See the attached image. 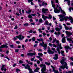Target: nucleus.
<instances>
[{"label": "nucleus", "mask_w": 73, "mask_h": 73, "mask_svg": "<svg viewBox=\"0 0 73 73\" xmlns=\"http://www.w3.org/2000/svg\"><path fill=\"white\" fill-rule=\"evenodd\" d=\"M51 0L52 6L54 8V13H60V10L61 11L62 13H63V14H64V15H66L65 12H64V10H62L61 8L60 7V4H59V3H58V0H55L56 3H58V5H56V8L55 7V5L53 4V3H54V2H53L52 0Z\"/></svg>", "instance_id": "1"}, {"label": "nucleus", "mask_w": 73, "mask_h": 73, "mask_svg": "<svg viewBox=\"0 0 73 73\" xmlns=\"http://www.w3.org/2000/svg\"><path fill=\"white\" fill-rule=\"evenodd\" d=\"M58 16L60 17L59 18V19H60V21H64V20L65 21H67V19H69L71 23L73 24V19L72 18V17L70 16H69V17H65L62 15H58Z\"/></svg>", "instance_id": "2"}, {"label": "nucleus", "mask_w": 73, "mask_h": 73, "mask_svg": "<svg viewBox=\"0 0 73 73\" xmlns=\"http://www.w3.org/2000/svg\"><path fill=\"white\" fill-rule=\"evenodd\" d=\"M64 59H62L60 61V63L62 65H64L60 66V68H59V72H61V69H64L66 68V69H68V67L67 66V63L66 62H64Z\"/></svg>", "instance_id": "3"}, {"label": "nucleus", "mask_w": 73, "mask_h": 73, "mask_svg": "<svg viewBox=\"0 0 73 73\" xmlns=\"http://www.w3.org/2000/svg\"><path fill=\"white\" fill-rule=\"evenodd\" d=\"M59 25L60 28L58 27V26H56L55 27V30L56 31H58V33H57V32H55L54 33L55 35H56V36H57V37L59 35H60V33L59 32L60 31V29H61L62 28V26L61 25V24H59Z\"/></svg>", "instance_id": "4"}, {"label": "nucleus", "mask_w": 73, "mask_h": 73, "mask_svg": "<svg viewBox=\"0 0 73 73\" xmlns=\"http://www.w3.org/2000/svg\"><path fill=\"white\" fill-rule=\"evenodd\" d=\"M56 42L57 44H58V47L56 45H55L54 44H52L50 43H49L48 44V45L50 46H52V45H53V47H54L55 48H57H57H58L59 47L60 49H62V47H61V44H58V43H59V42L58 41H56Z\"/></svg>", "instance_id": "5"}, {"label": "nucleus", "mask_w": 73, "mask_h": 73, "mask_svg": "<svg viewBox=\"0 0 73 73\" xmlns=\"http://www.w3.org/2000/svg\"><path fill=\"white\" fill-rule=\"evenodd\" d=\"M42 18L44 19V20H46V19H51L52 17V16L51 15H48V17L47 16H44L43 15H42Z\"/></svg>", "instance_id": "6"}, {"label": "nucleus", "mask_w": 73, "mask_h": 73, "mask_svg": "<svg viewBox=\"0 0 73 73\" xmlns=\"http://www.w3.org/2000/svg\"><path fill=\"white\" fill-rule=\"evenodd\" d=\"M16 37L18 38L19 40H22V39H24V38L25 36H22V35H21L19 36H16Z\"/></svg>", "instance_id": "7"}, {"label": "nucleus", "mask_w": 73, "mask_h": 73, "mask_svg": "<svg viewBox=\"0 0 73 73\" xmlns=\"http://www.w3.org/2000/svg\"><path fill=\"white\" fill-rule=\"evenodd\" d=\"M51 67L52 68V72H54V73H59V72L57 70H55V67H54L53 66H51Z\"/></svg>", "instance_id": "8"}, {"label": "nucleus", "mask_w": 73, "mask_h": 73, "mask_svg": "<svg viewBox=\"0 0 73 73\" xmlns=\"http://www.w3.org/2000/svg\"><path fill=\"white\" fill-rule=\"evenodd\" d=\"M5 66V65H3L1 68V69L2 71L4 70V72H6L7 71V68H4V66Z\"/></svg>", "instance_id": "9"}, {"label": "nucleus", "mask_w": 73, "mask_h": 73, "mask_svg": "<svg viewBox=\"0 0 73 73\" xmlns=\"http://www.w3.org/2000/svg\"><path fill=\"white\" fill-rule=\"evenodd\" d=\"M39 45L40 46H43V47L44 48V50H45L46 48V47H47V44L46 43L44 44V45H43L42 43H40Z\"/></svg>", "instance_id": "10"}, {"label": "nucleus", "mask_w": 73, "mask_h": 73, "mask_svg": "<svg viewBox=\"0 0 73 73\" xmlns=\"http://www.w3.org/2000/svg\"><path fill=\"white\" fill-rule=\"evenodd\" d=\"M73 38H67V40L69 42H72V43H73V41L72 40H73Z\"/></svg>", "instance_id": "11"}, {"label": "nucleus", "mask_w": 73, "mask_h": 73, "mask_svg": "<svg viewBox=\"0 0 73 73\" xmlns=\"http://www.w3.org/2000/svg\"><path fill=\"white\" fill-rule=\"evenodd\" d=\"M36 52H34L33 53L30 52L27 54L28 56H35V55H36Z\"/></svg>", "instance_id": "12"}, {"label": "nucleus", "mask_w": 73, "mask_h": 73, "mask_svg": "<svg viewBox=\"0 0 73 73\" xmlns=\"http://www.w3.org/2000/svg\"><path fill=\"white\" fill-rule=\"evenodd\" d=\"M65 33L67 36H68V37H69V36H70L71 35H72V33L69 32L67 31L65 32Z\"/></svg>", "instance_id": "13"}, {"label": "nucleus", "mask_w": 73, "mask_h": 73, "mask_svg": "<svg viewBox=\"0 0 73 73\" xmlns=\"http://www.w3.org/2000/svg\"><path fill=\"white\" fill-rule=\"evenodd\" d=\"M48 52L49 54H53L54 53V52L50 50V47H48Z\"/></svg>", "instance_id": "14"}, {"label": "nucleus", "mask_w": 73, "mask_h": 73, "mask_svg": "<svg viewBox=\"0 0 73 73\" xmlns=\"http://www.w3.org/2000/svg\"><path fill=\"white\" fill-rule=\"evenodd\" d=\"M46 11H48V9L44 8L42 9V12L44 13H46Z\"/></svg>", "instance_id": "15"}, {"label": "nucleus", "mask_w": 73, "mask_h": 73, "mask_svg": "<svg viewBox=\"0 0 73 73\" xmlns=\"http://www.w3.org/2000/svg\"><path fill=\"white\" fill-rule=\"evenodd\" d=\"M6 45H3L1 46L0 47V48H8V46H7L8 44H7Z\"/></svg>", "instance_id": "16"}, {"label": "nucleus", "mask_w": 73, "mask_h": 73, "mask_svg": "<svg viewBox=\"0 0 73 73\" xmlns=\"http://www.w3.org/2000/svg\"><path fill=\"white\" fill-rule=\"evenodd\" d=\"M66 40L65 39V37H64L62 40V42L63 43H65L66 42V40Z\"/></svg>", "instance_id": "17"}, {"label": "nucleus", "mask_w": 73, "mask_h": 73, "mask_svg": "<svg viewBox=\"0 0 73 73\" xmlns=\"http://www.w3.org/2000/svg\"><path fill=\"white\" fill-rule=\"evenodd\" d=\"M55 56L53 58V59L55 60H56L57 59H58V54H55Z\"/></svg>", "instance_id": "18"}, {"label": "nucleus", "mask_w": 73, "mask_h": 73, "mask_svg": "<svg viewBox=\"0 0 73 73\" xmlns=\"http://www.w3.org/2000/svg\"><path fill=\"white\" fill-rule=\"evenodd\" d=\"M64 1H66L68 4V5H70V1L68 0H64Z\"/></svg>", "instance_id": "19"}, {"label": "nucleus", "mask_w": 73, "mask_h": 73, "mask_svg": "<svg viewBox=\"0 0 73 73\" xmlns=\"http://www.w3.org/2000/svg\"><path fill=\"white\" fill-rule=\"evenodd\" d=\"M36 57L37 58H39V60H40L41 61H42L43 59L42 58H41V57L40 56H36Z\"/></svg>", "instance_id": "20"}, {"label": "nucleus", "mask_w": 73, "mask_h": 73, "mask_svg": "<svg viewBox=\"0 0 73 73\" xmlns=\"http://www.w3.org/2000/svg\"><path fill=\"white\" fill-rule=\"evenodd\" d=\"M65 48H66L67 49H72V48L70 47H69V46H65Z\"/></svg>", "instance_id": "21"}, {"label": "nucleus", "mask_w": 73, "mask_h": 73, "mask_svg": "<svg viewBox=\"0 0 73 73\" xmlns=\"http://www.w3.org/2000/svg\"><path fill=\"white\" fill-rule=\"evenodd\" d=\"M40 69V68H38V67H37L36 68V69H35V70L34 71L35 72H38V70H39Z\"/></svg>", "instance_id": "22"}, {"label": "nucleus", "mask_w": 73, "mask_h": 73, "mask_svg": "<svg viewBox=\"0 0 73 73\" xmlns=\"http://www.w3.org/2000/svg\"><path fill=\"white\" fill-rule=\"evenodd\" d=\"M37 41H44V39L42 38H40L39 39H37Z\"/></svg>", "instance_id": "23"}, {"label": "nucleus", "mask_w": 73, "mask_h": 73, "mask_svg": "<svg viewBox=\"0 0 73 73\" xmlns=\"http://www.w3.org/2000/svg\"><path fill=\"white\" fill-rule=\"evenodd\" d=\"M52 30H50L49 31L51 33H53L54 32V29L53 28H52L51 29Z\"/></svg>", "instance_id": "24"}, {"label": "nucleus", "mask_w": 73, "mask_h": 73, "mask_svg": "<svg viewBox=\"0 0 73 73\" xmlns=\"http://www.w3.org/2000/svg\"><path fill=\"white\" fill-rule=\"evenodd\" d=\"M56 50L58 52V53L59 54H60L61 53V52H60V49L58 48L56 49Z\"/></svg>", "instance_id": "25"}, {"label": "nucleus", "mask_w": 73, "mask_h": 73, "mask_svg": "<svg viewBox=\"0 0 73 73\" xmlns=\"http://www.w3.org/2000/svg\"><path fill=\"white\" fill-rule=\"evenodd\" d=\"M44 64H45V65H50V63L46 62H44Z\"/></svg>", "instance_id": "26"}, {"label": "nucleus", "mask_w": 73, "mask_h": 73, "mask_svg": "<svg viewBox=\"0 0 73 73\" xmlns=\"http://www.w3.org/2000/svg\"><path fill=\"white\" fill-rule=\"evenodd\" d=\"M32 12V11L31 10H29V11H26L27 13H28L29 14L30 13H31V12Z\"/></svg>", "instance_id": "27"}, {"label": "nucleus", "mask_w": 73, "mask_h": 73, "mask_svg": "<svg viewBox=\"0 0 73 73\" xmlns=\"http://www.w3.org/2000/svg\"><path fill=\"white\" fill-rule=\"evenodd\" d=\"M28 17L30 19H32V18H33V17H32V15H29L28 16Z\"/></svg>", "instance_id": "28"}, {"label": "nucleus", "mask_w": 73, "mask_h": 73, "mask_svg": "<svg viewBox=\"0 0 73 73\" xmlns=\"http://www.w3.org/2000/svg\"><path fill=\"white\" fill-rule=\"evenodd\" d=\"M45 3L44 2H43L42 3V5H41V4H39V6H40V7H41V6H44V5H45Z\"/></svg>", "instance_id": "29"}, {"label": "nucleus", "mask_w": 73, "mask_h": 73, "mask_svg": "<svg viewBox=\"0 0 73 73\" xmlns=\"http://www.w3.org/2000/svg\"><path fill=\"white\" fill-rule=\"evenodd\" d=\"M16 72H17V73H19V72H20V70L17 69H16Z\"/></svg>", "instance_id": "30"}, {"label": "nucleus", "mask_w": 73, "mask_h": 73, "mask_svg": "<svg viewBox=\"0 0 73 73\" xmlns=\"http://www.w3.org/2000/svg\"><path fill=\"white\" fill-rule=\"evenodd\" d=\"M64 28L66 30H69V27L67 26H65Z\"/></svg>", "instance_id": "31"}, {"label": "nucleus", "mask_w": 73, "mask_h": 73, "mask_svg": "<svg viewBox=\"0 0 73 73\" xmlns=\"http://www.w3.org/2000/svg\"><path fill=\"white\" fill-rule=\"evenodd\" d=\"M32 41H35V40H36V38H35V37H33L32 38Z\"/></svg>", "instance_id": "32"}, {"label": "nucleus", "mask_w": 73, "mask_h": 73, "mask_svg": "<svg viewBox=\"0 0 73 73\" xmlns=\"http://www.w3.org/2000/svg\"><path fill=\"white\" fill-rule=\"evenodd\" d=\"M71 9H72V10L73 11V7L72 8L71 7L69 8V11L70 12H71Z\"/></svg>", "instance_id": "33"}, {"label": "nucleus", "mask_w": 73, "mask_h": 73, "mask_svg": "<svg viewBox=\"0 0 73 73\" xmlns=\"http://www.w3.org/2000/svg\"><path fill=\"white\" fill-rule=\"evenodd\" d=\"M39 23H42V19H40L39 20Z\"/></svg>", "instance_id": "34"}, {"label": "nucleus", "mask_w": 73, "mask_h": 73, "mask_svg": "<svg viewBox=\"0 0 73 73\" xmlns=\"http://www.w3.org/2000/svg\"><path fill=\"white\" fill-rule=\"evenodd\" d=\"M38 56H43V54H42V53H38Z\"/></svg>", "instance_id": "35"}, {"label": "nucleus", "mask_w": 73, "mask_h": 73, "mask_svg": "<svg viewBox=\"0 0 73 73\" xmlns=\"http://www.w3.org/2000/svg\"><path fill=\"white\" fill-rule=\"evenodd\" d=\"M24 25L25 27H27V26H28V23H25L24 24Z\"/></svg>", "instance_id": "36"}, {"label": "nucleus", "mask_w": 73, "mask_h": 73, "mask_svg": "<svg viewBox=\"0 0 73 73\" xmlns=\"http://www.w3.org/2000/svg\"><path fill=\"white\" fill-rule=\"evenodd\" d=\"M56 41V39L55 38L53 41L52 43H54V42Z\"/></svg>", "instance_id": "37"}, {"label": "nucleus", "mask_w": 73, "mask_h": 73, "mask_svg": "<svg viewBox=\"0 0 73 73\" xmlns=\"http://www.w3.org/2000/svg\"><path fill=\"white\" fill-rule=\"evenodd\" d=\"M45 24L46 25H48V21H45Z\"/></svg>", "instance_id": "38"}, {"label": "nucleus", "mask_w": 73, "mask_h": 73, "mask_svg": "<svg viewBox=\"0 0 73 73\" xmlns=\"http://www.w3.org/2000/svg\"><path fill=\"white\" fill-rule=\"evenodd\" d=\"M41 29H38V31H39V32L40 33H42V31H41Z\"/></svg>", "instance_id": "39"}, {"label": "nucleus", "mask_w": 73, "mask_h": 73, "mask_svg": "<svg viewBox=\"0 0 73 73\" xmlns=\"http://www.w3.org/2000/svg\"><path fill=\"white\" fill-rule=\"evenodd\" d=\"M22 66H25H25H27V65H28V66H28V64H27L26 66H25V64H22Z\"/></svg>", "instance_id": "40"}, {"label": "nucleus", "mask_w": 73, "mask_h": 73, "mask_svg": "<svg viewBox=\"0 0 73 73\" xmlns=\"http://www.w3.org/2000/svg\"><path fill=\"white\" fill-rule=\"evenodd\" d=\"M35 58V57H34V58H31V61H33L34 59Z\"/></svg>", "instance_id": "41"}, {"label": "nucleus", "mask_w": 73, "mask_h": 73, "mask_svg": "<svg viewBox=\"0 0 73 73\" xmlns=\"http://www.w3.org/2000/svg\"><path fill=\"white\" fill-rule=\"evenodd\" d=\"M17 28V25H16L14 28L15 29H16Z\"/></svg>", "instance_id": "42"}, {"label": "nucleus", "mask_w": 73, "mask_h": 73, "mask_svg": "<svg viewBox=\"0 0 73 73\" xmlns=\"http://www.w3.org/2000/svg\"><path fill=\"white\" fill-rule=\"evenodd\" d=\"M29 3H31V2L33 1V0H28Z\"/></svg>", "instance_id": "43"}, {"label": "nucleus", "mask_w": 73, "mask_h": 73, "mask_svg": "<svg viewBox=\"0 0 73 73\" xmlns=\"http://www.w3.org/2000/svg\"><path fill=\"white\" fill-rule=\"evenodd\" d=\"M52 50L53 51H54L55 50V48H54L53 47L51 48Z\"/></svg>", "instance_id": "44"}, {"label": "nucleus", "mask_w": 73, "mask_h": 73, "mask_svg": "<svg viewBox=\"0 0 73 73\" xmlns=\"http://www.w3.org/2000/svg\"><path fill=\"white\" fill-rule=\"evenodd\" d=\"M23 62L21 60H20L19 61V64H22V63H23Z\"/></svg>", "instance_id": "45"}, {"label": "nucleus", "mask_w": 73, "mask_h": 73, "mask_svg": "<svg viewBox=\"0 0 73 73\" xmlns=\"http://www.w3.org/2000/svg\"><path fill=\"white\" fill-rule=\"evenodd\" d=\"M16 43V44H20V42L19 41H17Z\"/></svg>", "instance_id": "46"}, {"label": "nucleus", "mask_w": 73, "mask_h": 73, "mask_svg": "<svg viewBox=\"0 0 73 73\" xmlns=\"http://www.w3.org/2000/svg\"><path fill=\"white\" fill-rule=\"evenodd\" d=\"M19 49H16L15 50V52H19Z\"/></svg>", "instance_id": "47"}, {"label": "nucleus", "mask_w": 73, "mask_h": 73, "mask_svg": "<svg viewBox=\"0 0 73 73\" xmlns=\"http://www.w3.org/2000/svg\"><path fill=\"white\" fill-rule=\"evenodd\" d=\"M37 50L38 52H41L42 51V50L40 49L39 50Z\"/></svg>", "instance_id": "48"}, {"label": "nucleus", "mask_w": 73, "mask_h": 73, "mask_svg": "<svg viewBox=\"0 0 73 73\" xmlns=\"http://www.w3.org/2000/svg\"><path fill=\"white\" fill-rule=\"evenodd\" d=\"M33 32V31H32V30H31V31H29V33H32V32Z\"/></svg>", "instance_id": "49"}, {"label": "nucleus", "mask_w": 73, "mask_h": 73, "mask_svg": "<svg viewBox=\"0 0 73 73\" xmlns=\"http://www.w3.org/2000/svg\"><path fill=\"white\" fill-rule=\"evenodd\" d=\"M42 35H43V36L44 37H45V36L46 35V34H45V33H42Z\"/></svg>", "instance_id": "50"}, {"label": "nucleus", "mask_w": 73, "mask_h": 73, "mask_svg": "<svg viewBox=\"0 0 73 73\" xmlns=\"http://www.w3.org/2000/svg\"><path fill=\"white\" fill-rule=\"evenodd\" d=\"M66 73H72V71H69L68 72H66Z\"/></svg>", "instance_id": "51"}, {"label": "nucleus", "mask_w": 73, "mask_h": 73, "mask_svg": "<svg viewBox=\"0 0 73 73\" xmlns=\"http://www.w3.org/2000/svg\"><path fill=\"white\" fill-rule=\"evenodd\" d=\"M32 16H36V14H31Z\"/></svg>", "instance_id": "52"}, {"label": "nucleus", "mask_w": 73, "mask_h": 73, "mask_svg": "<svg viewBox=\"0 0 73 73\" xmlns=\"http://www.w3.org/2000/svg\"><path fill=\"white\" fill-rule=\"evenodd\" d=\"M37 63L38 64H39L40 63V61H39V60H38V61H37Z\"/></svg>", "instance_id": "53"}, {"label": "nucleus", "mask_w": 73, "mask_h": 73, "mask_svg": "<svg viewBox=\"0 0 73 73\" xmlns=\"http://www.w3.org/2000/svg\"><path fill=\"white\" fill-rule=\"evenodd\" d=\"M5 58H6L8 60H9H9H10V59H9V58L7 57H5Z\"/></svg>", "instance_id": "54"}, {"label": "nucleus", "mask_w": 73, "mask_h": 73, "mask_svg": "<svg viewBox=\"0 0 73 73\" xmlns=\"http://www.w3.org/2000/svg\"><path fill=\"white\" fill-rule=\"evenodd\" d=\"M61 54H62L63 53H64V51L62 50L61 51Z\"/></svg>", "instance_id": "55"}, {"label": "nucleus", "mask_w": 73, "mask_h": 73, "mask_svg": "<svg viewBox=\"0 0 73 73\" xmlns=\"http://www.w3.org/2000/svg\"><path fill=\"white\" fill-rule=\"evenodd\" d=\"M53 20H56V18H55L54 17H53Z\"/></svg>", "instance_id": "56"}, {"label": "nucleus", "mask_w": 73, "mask_h": 73, "mask_svg": "<svg viewBox=\"0 0 73 73\" xmlns=\"http://www.w3.org/2000/svg\"><path fill=\"white\" fill-rule=\"evenodd\" d=\"M31 24L33 25H35V23H31Z\"/></svg>", "instance_id": "57"}, {"label": "nucleus", "mask_w": 73, "mask_h": 73, "mask_svg": "<svg viewBox=\"0 0 73 73\" xmlns=\"http://www.w3.org/2000/svg\"><path fill=\"white\" fill-rule=\"evenodd\" d=\"M19 13H20L21 15V9H19Z\"/></svg>", "instance_id": "58"}, {"label": "nucleus", "mask_w": 73, "mask_h": 73, "mask_svg": "<svg viewBox=\"0 0 73 73\" xmlns=\"http://www.w3.org/2000/svg\"><path fill=\"white\" fill-rule=\"evenodd\" d=\"M29 64H30V65H33V63L32 62L29 63Z\"/></svg>", "instance_id": "59"}, {"label": "nucleus", "mask_w": 73, "mask_h": 73, "mask_svg": "<svg viewBox=\"0 0 73 73\" xmlns=\"http://www.w3.org/2000/svg\"><path fill=\"white\" fill-rule=\"evenodd\" d=\"M28 39H26L25 40V42H28Z\"/></svg>", "instance_id": "60"}, {"label": "nucleus", "mask_w": 73, "mask_h": 73, "mask_svg": "<svg viewBox=\"0 0 73 73\" xmlns=\"http://www.w3.org/2000/svg\"><path fill=\"white\" fill-rule=\"evenodd\" d=\"M72 29V27H70L69 28V30H71V29Z\"/></svg>", "instance_id": "61"}, {"label": "nucleus", "mask_w": 73, "mask_h": 73, "mask_svg": "<svg viewBox=\"0 0 73 73\" xmlns=\"http://www.w3.org/2000/svg\"><path fill=\"white\" fill-rule=\"evenodd\" d=\"M37 44H36L34 45V47H36V46H37Z\"/></svg>", "instance_id": "62"}, {"label": "nucleus", "mask_w": 73, "mask_h": 73, "mask_svg": "<svg viewBox=\"0 0 73 73\" xmlns=\"http://www.w3.org/2000/svg\"><path fill=\"white\" fill-rule=\"evenodd\" d=\"M11 48H13V45H10Z\"/></svg>", "instance_id": "63"}, {"label": "nucleus", "mask_w": 73, "mask_h": 73, "mask_svg": "<svg viewBox=\"0 0 73 73\" xmlns=\"http://www.w3.org/2000/svg\"><path fill=\"white\" fill-rule=\"evenodd\" d=\"M2 7H1V6H0V11L1 10H2Z\"/></svg>", "instance_id": "64"}]
</instances>
